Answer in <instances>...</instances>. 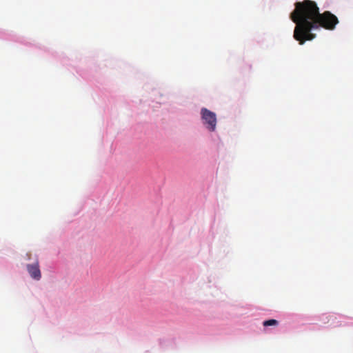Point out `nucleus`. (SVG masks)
Masks as SVG:
<instances>
[{
  "label": "nucleus",
  "instance_id": "f257e3e1",
  "mask_svg": "<svg viewBox=\"0 0 353 353\" xmlns=\"http://www.w3.org/2000/svg\"><path fill=\"white\" fill-rule=\"evenodd\" d=\"M295 8L290 14L291 20L296 23L294 30V38L299 41L300 45L305 43L306 41H312L316 37V34L312 33L314 30V24L319 12V8L315 1L304 0L296 2Z\"/></svg>",
  "mask_w": 353,
  "mask_h": 353
},
{
  "label": "nucleus",
  "instance_id": "20e7f679",
  "mask_svg": "<svg viewBox=\"0 0 353 353\" xmlns=\"http://www.w3.org/2000/svg\"><path fill=\"white\" fill-rule=\"evenodd\" d=\"M27 270L30 276L36 280H39L41 277V271L39 270V262L37 261L32 265H27Z\"/></svg>",
  "mask_w": 353,
  "mask_h": 353
},
{
  "label": "nucleus",
  "instance_id": "39448f33",
  "mask_svg": "<svg viewBox=\"0 0 353 353\" xmlns=\"http://www.w3.org/2000/svg\"><path fill=\"white\" fill-rule=\"evenodd\" d=\"M279 324V322L275 320V319H270V320H267V321H265L263 323V325L266 327V326H270V325H277Z\"/></svg>",
  "mask_w": 353,
  "mask_h": 353
},
{
  "label": "nucleus",
  "instance_id": "7ed1b4c3",
  "mask_svg": "<svg viewBox=\"0 0 353 353\" xmlns=\"http://www.w3.org/2000/svg\"><path fill=\"white\" fill-rule=\"evenodd\" d=\"M201 116L203 125L210 132H214L216 126V114L205 108L201 110Z\"/></svg>",
  "mask_w": 353,
  "mask_h": 353
},
{
  "label": "nucleus",
  "instance_id": "f03ea898",
  "mask_svg": "<svg viewBox=\"0 0 353 353\" xmlns=\"http://www.w3.org/2000/svg\"><path fill=\"white\" fill-rule=\"evenodd\" d=\"M314 24V30L319 29L320 27L328 30H333L335 29L336 26L339 23V19L334 14L330 11H325L323 13L319 14Z\"/></svg>",
  "mask_w": 353,
  "mask_h": 353
}]
</instances>
